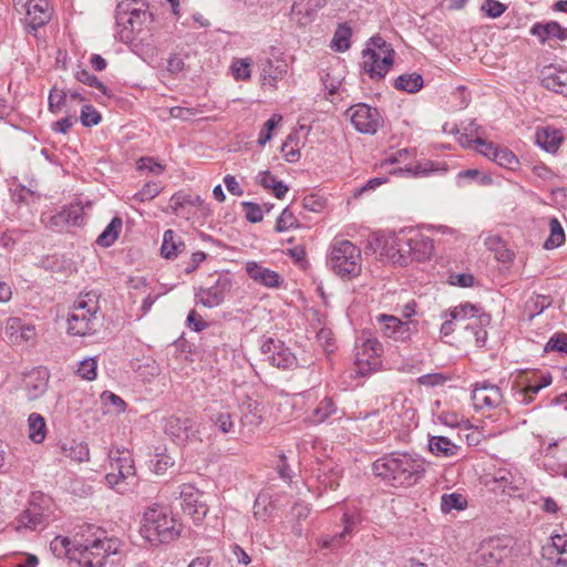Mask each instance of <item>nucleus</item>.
<instances>
[{
	"label": "nucleus",
	"instance_id": "6",
	"mask_svg": "<svg viewBox=\"0 0 567 567\" xmlns=\"http://www.w3.org/2000/svg\"><path fill=\"white\" fill-rule=\"evenodd\" d=\"M395 52L381 37H373L362 51V70L374 81L382 80L393 65Z\"/></svg>",
	"mask_w": 567,
	"mask_h": 567
},
{
	"label": "nucleus",
	"instance_id": "64",
	"mask_svg": "<svg viewBox=\"0 0 567 567\" xmlns=\"http://www.w3.org/2000/svg\"><path fill=\"white\" fill-rule=\"evenodd\" d=\"M546 349L567 353V334L558 333L555 337H551L547 342Z\"/></svg>",
	"mask_w": 567,
	"mask_h": 567
},
{
	"label": "nucleus",
	"instance_id": "4",
	"mask_svg": "<svg viewBox=\"0 0 567 567\" xmlns=\"http://www.w3.org/2000/svg\"><path fill=\"white\" fill-rule=\"evenodd\" d=\"M99 310V297L95 292L81 295L74 301L68 318V331L81 337L94 333L100 323Z\"/></svg>",
	"mask_w": 567,
	"mask_h": 567
},
{
	"label": "nucleus",
	"instance_id": "60",
	"mask_svg": "<svg viewBox=\"0 0 567 567\" xmlns=\"http://www.w3.org/2000/svg\"><path fill=\"white\" fill-rule=\"evenodd\" d=\"M241 206L245 212V217L250 223H259L264 218L262 208L252 202H244L241 203Z\"/></svg>",
	"mask_w": 567,
	"mask_h": 567
},
{
	"label": "nucleus",
	"instance_id": "16",
	"mask_svg": "<svg viewBox=\"0 0 567 567\" xmlns=\"http://www.w3.org/2000/svg\"><path fill=\"white\" fill-rule=\"evenodd\" d=\"M542 557L545 567H567V535H555L543 546Z\"/></svg>",
	"mask_w": 567,
	"mask_h": 567
},
{
	"label": "nucleus",
	"instance_id": "24",
	"mask_svg": "<svg viewBox=\"0 0 567 567\" xmlns=\"http://www.w3.org/2000/svg\"><path fill=\"white\" fill-rule=\"evenodd\" d=\"M530 33L537 37L540 43H545L548 39H557L560 41L567 39V29L563 28L556 21L546 23L537 22L530 28Z\"/></svg>",
	"mask_w": 567,
	"mask_h": 567
},
{
	"label": "nucleus",
	"instance_id": "47",
	"mask_svg": "<svg viewBox=\"0 0 567 567\" xmlns=\"http://www.w3.org/2000/svg\"><path fill=\"white\" fill-rule=\"evenodd\" d=\"M182 243L176 239V235L172 229H167L163 236L161 254L164 258L171 259L177 256Z\"/></svg>",
	"mask_w": 567,
	"mask_h": 567
},
{
	"label": "nucleus",
	"instance_id": "20",
	"mask_svg": "<svg viewBox=\"0 0 567 567\" xmlns=\"http://www.w3.org/2000/svg\"><path fill=\"white\" fill-rule=\"evenodd\" d=\"M476 312H478V309L475 306L466 303L455 307L449 315L444 313L442 316L444 321L441 326V334L444 337L450 336L454 331V324L473 319Z\"/></svg>",
	"mask_w": 567,
	"mask_h": 567
},
{
	"label": "nucleus",
	"instance_id": "21",
	"mask_svg": "<svg viewBox=\"0 0 567 567\" xmlns=\"http://www.w3.org/2000/svg\"><path fill=\"white\" fill-rule=\"evenodd\" d=\"M27 21L32 29L44 25L51 19V8L48 0H29L27 6Z\"/></svg>",
	"mask_w": 567,
	"mask_h": 567
},
{
	"label": "nucleus",
	"instance_id": "2",
	"mask_svg": "<svg viewBox=\"0 0 567 567\" xmlns=\"http://www.w3.org/2000/svg\"><path fill=\"white\" fill-rule=\"evenodd\" d=\"M372 467L377 476L395 487L415 485L425 472L423 460L406 453L384 455Z\"/></svg>",
	"mask_w": 567,
	"mask_h": 567
},
{
	"label": "nucleus",
	"instance_id": "26",
	"mask_svg": "<svg viewBox=\"0 0 567 567\" xmlns=\"http://www.w3.org/2000/svg\"><path fill=\"white\" fill-rule=\"evenodd\" d=\"M44 515L33 502L24 509L17 519V529L27 528L35 530L44 526Z\"/></svg>",
	"mask_w": 567,
	"mask_h": 567
},
{
	"label": "nucleus",
	"instance_id": "11",
	"mask_svg": "<svg viewBox=\"0 0 567 567\" xmlns=\"http://www.w3.org/2000/svg\"><path fill=\"white\" fill-rule=\"evenodd\" d=\"M233 286L231 279L227 275L218 276L215 282L207 288H199L195 293L196 305L206 308H215L221 305L226 295Z\"/></svg>",
	"mask_w": 567,
	"mask_h": 567
},
{
	"label": "nucleus",
	"instance_id": "63",
	"mask_svg": "<svg viewBox=\"0 0 567 567\" xmlns=\"http://www.w3.org/2000/svg\"><path fill=\"white\" fill-rule=\"evenodd\" d=\"M475 147L478 150L481 154L494 161V154L497 153L499 146L494 145L491 142H486L481 136L474 138Z\"/></svg>",
	"mask_w": 567,
	"mask_h": 567
},
{
	"label": "nucleus",
	"instance_id": "27",
	"mask_svg": "<svg viewBox=\"0 0 567 567\" xmlns=\"http://www.w3.org/2000/svg\"><path fill=\"white\" fill-rule=\"evenodd\" d=\"M260 71L264 81L268 80L269 84L275 86V83L287 73V64L280 60L265 58L260 60Z\"/></svg>",
	"mask_w": 567,
	"mask_h": 567
},
{
	"label": "nucleus",
	"instance_id": "48",
	"mask_svg": "<svg viewBox=\"0 0 567 567\" xmlns=\"http://www.w3.org/2000/svg\"><path fill=\"white\" fill-rule=\"evenodd\" d=\"M336 412V405L332 399L324 398L312 412V421L315 423L324 422L331 414Z\"/></svg>",
	"mask_w": 567,
	"mask_h": 567
},
{
	"label": "nucleus",
	"instance_id": "13",
	"mask_svg": "<svg viewBox=\"0 0 567 567\" xmlns=\"http://www.w3.org/2000/svg\"><path fill=\"white\" fill-rule=\"evenodd\" d=\"M179 495L183 512L190 516L195 523L202 522L208 512L204 494L192 485H183Z\"/></svg>",
	"mask_w": 567,
	"mask_h": 567
},
{
	"label": "nucleus",
	"instance_id": "49",
	"mask_svg": "<svg viewBox=\"0 0 567 567\" xmlns=\"http://www.w3.org/2000/svg\"><path fill=\"white\" fill-rule=\"evenodd\" d=\"M75 78L79 82L95 87L101 91L104 95L111 96L109 89L101 82L95 75L91 74L86 70H80L75 73Z\"/></svg>",
	"mask_w": 567,
	"mask_h": 567
},
{
	"label": "nucleus",
	"instance_id": "45",
	"mask_svg": "<svg viewBox=\"0 0 567 567\" xmlns=\"http://www.w3.org/2000/svg\"><path fill=\"white\" fill-rule=\"evenodd\" d=\"M467 506L466 498L458 493L443 494L441 497V511L450 513L453 509L462 511Z\"/></svg>",
	"mask_w": 567,
	"mask_h": 567
},
{
	"label": "nucleus",
	"instance_id": "56",
	"mask_svg": "<svg viewBox=\"0 0 567 567\" xmlns=\"http://www.w3.org/2000/svg\"><path fill=\"white\" fill-rule=\"evenodd\" d=\"M152 464L153 471L156 474H164L174 465V458L166 453H156L155 458L152 460Z\"/></svg>",
	"mask_w": 567,
	"mask_h": 567
},
{
	"label": "nucleus",
	"instance_id": "3",
	"mask_svg": "<svg viewBox=\"0 0 567 567\" xmlns=\"http://www.w3.org/2000/svg\"><path fill=\"white\" fill-rule=\"evenodd\" d=\"M182 530L183 525L168 507L153 504L144 511L140 533L150 545L169 544L181 536Z\"/></svg>",
	"mask_w": 567,
	"mask_h": 567
},
{
	"label": "nucleus",
	"instance_id": "50",
	"mask_svg": "<svg viewBox=\"0 0 567 567\" xmlns=\"http://www.w3.org/2000/svg\"><path fill=\"white\" fill-rule=\"evenodd\" d=\"M293 227H298V219L290 208L286 207L277 218L276 231L284 233Z\"/></svg>",
	"mask_w": 567,
	"mask_h": 567
},
{
	"label": "nucleus",
	"instance_id": "46",
	"mask_svg": "<svg viewBox=\"0 0 567 567\" xmlns=\"http://www.w3.org/2000/svg\"><path fill=\"white\" fill-rule=\"evenodd\" d=\"M50 548L52 553L56 557L66 556L70 560H72L73 550L75 546L73 545V539L68 537L56 536L50 544Z\"/></svg>",
	"mask_w": 567,
	"mask_h": 567
},
{
	"label": "nucleus",
	"instance_id": "23",
	"mask_svg": "<svg viewBox=\"0 0 567 567\" xmlns=\"http://www.w3.org/2000/svg\"><path fill=\"white\" fill-rule=\"evenodd\" d=\"M111 467L127 478L135 476V465L127 450L111 449L109 451Z\"/></svg>",
	"mask_w": 567,
	"mask_h": 567
},
{
	"label": "nucleus",
	"instance_id": "10",
	"mask_svg": "<svg viewBox=\"0 0 567 567\" xmlns=\"http://www.w3.org/2000/svg\"><path fill=\"white\" fill-rule=\"evenodd\" d=\"M261 352L267 361L278 369L289 370L298 367L297 357L279 340L266 339L261 344Z\"/></svg>",
	"mask_w": 567,
	"mask_h": 567
},
{
	"label": "nucleus",
	"instance_id": "28",
	"mask_svg": "<svg viewBox=\"0 0 567 567\" xmlns=\"http://www.w3.org/2000/svg\"><path fill=\"white\" fill-rule=\"evenodd\" d=\"M403 240H405V235L390 237L385 240L383 246L384 255L393 264H399L401 266L406 265V252H403L406 247L403 246Z\"/></svg>",
	"mask_w": 567,
	"mask_h": 567
},
{
	"label": "nucleus",
	"instance_id": "35",
	"mask_svg": "<svg viewBox=\"0 0 567 567\" xmlns=\"http://www.w3.org/2000/svg\"><path fill=\"white\" fill-rule=\"evenodd\" d=\"M423 78L419 73H405L399 75L394 81V87L408 93H416L423 87Z\"/></svg>",
	"mask_w": 567,
	"mask_h": 567
},
{
	"label": "nucleus",
	"instance_id": "53",
	"mask_svg": "<svg viewBox=\"0 0 567 567\" xmlns=\"http://www.w3.org/2000/svg\"><path fill=\"white\" fill-rule=\"evenodd\" d=\"M494 162L507 168H514L518 164L517 157L506 147H498L497 153L494 154Z\"/></svg>",
	"mask_w": 567,
	"mask_h": 567
},
{
	"label": "nucleus",
	"instance_id": "33",
	"mask_svg": "<svg viewBox=\"0 0 567 567\" xmlns=\"http://www.w3.org/2000/svg\"><path fill=\"white\" fill-rule=\"evenodd\" d=\"M468 320L470 321L466 324H464L463 328L473 333L474 340L477 346H484L487 339V331L483 328V326L489 322V316L483 313L480 317H477L476 313L473 319Z\"/></svg>",
	"mask_w": 567,
	"mask_h": 567
},
{
	"label": "nucleus",
	"instance_id": "54",
	"mask_svg": "<svg viewBox=\"0 0 567 567\" xmlns=\"http://www.w3.org/2000/svg\"><path fill=\"white\" fill-rule=\"evenodd\" d=\"M80 120L84 126L90 127L97 125L102 116L92 105H84L81 110Z\"/></svg>",
	"mask_w": 567,
	"mask_h": 567
},
{
	"label": "nucleus",
	"instance_id": "30",
	"mask_svg": "<svg viewBox=\"0 0 567 567\" xmlns=\"http://www.w3.org/2000/svg\"><path fill=\"white\" fill-rule=\"evenodd\" d=\"M561 142V132L554 127H544L536 133V143L547 152H556Z\"/></svg>",
	"mask_w": 567,
	"mask_h": 567
},
{
	"label": "nucleus",
	"instance_id": "40",
	"mask_svg": "<svg viewBox=\"0 0 567 567\" xmlns=\"http://www.w3.org/2000/svg\"><path fill=\"white\" fill-rule=\"evenodd\" d=\"M29 439L35 443H42L47 435L45 420L39 413H31L28 417Z\"/></svg>",
	"mask_w": 567,
	"mask_h": 567
},
{
	"label": "nucleus",
	"instance_id": "19",
	"mask_svg": "<svg viewBox=\"0 0 567 567\" xmlns=\"http://www.w3.org/2000/svg\"><path fill=\"white\" fill-rule=\"evenodd\" d=\"M49 372L38 368L29 372L23 380L28 400L34 401L41 398L48 390Z\"/></svg>",
	"mask_w": 567,
	"mask_h": 567
},
{
	"label": "nucleus",
	"instance_id": "52",
	"mask_svg": "<svg viewBox=\"0 0 567 567\" xmlns=\"http://www.w3.org/2000/svg\"><path fill=\"white\" fill-rule=\"evenodd\" d=\"M231 72L236 80L247 81L251 78L250 60L237 59L231 64Z\"/></svg>",
	"mask_w": 567,
	"mask_h": 567
},
{
	"label": "nucleus",
	"instance_id": "5",
	"mask_svg": "<svg viewBox=\"0 0 567 567\" xmlns=\"http://www.w3.org/2000/svg\"><path fill=\"white\" fill-rule=\"evenodd\" d=\"M361 249L347 239H334L330 246L328 264L332 271L343 279L361 274Z\"/></svg>",
	"mask_w": 567,
	"mask_h": 567
},
{
	"label": "nucleus",
	"instance_id": "57",
	"mask_svg": "<svg viewBox=\"0 0 567 567\" xmlns=\"http://www.w3.org/2000/svg\"><path fill=\"white\" fill-rule=\"evenodd\" d=\"M96 368L97 363L95 359H85L80 363L78 374L84 380L92 381L96 378Z\"/></svg>",
	"mask_w": 567,
	"mask_h": 567
},
{
	"label": "nucleus",
	"instance_id": "12",
	"mask_svg": "<svg viewBox=\"0 0 567 567\" xmlns=\"http://www.w3.org/2000/svg\"><path fill=\"white\" fill-rule=\"evenodd\" d=\"M208 421L216 431L221 434L235 432L236 413L233 408L224 401H214L205 409Z\"/></svg>",
	"mask_w": 567,
	"mask_h": 567
},
{
	"label": "nucleus",
	"instance_id": "31",
	"mask_svg": "<svg viewBox=\"0 0 567 567\" xmlns=\"http://www.w3.org/2000/svg\"><path fill=\"white\" fill-rule=\"evenodd\" d=\"M429 449L435 456L452 457L457 455L461 447L454 444L450 439L439 435L430 437Z\"/></svg>",
	"mask_w": 567,
	"mask_h": 567
},
{
	"label": "nucleus",
	"instance_id": "51",
	"mask_svg": "<svg viewBox=\"0 0 567 567\" xmlns=\"http://www.w3.org/2000/svg\"><path fill=\"white\" fill-rule=\"evenodd\" d=\"M68 101V93L63 90L56 89L55 86L51 89L49 94V110L52 113H58L65 105Z\"/></svg>",
	"mask_w": 567,
	"mask_h": 567
},
{
	"label": "nucleus",
	"instance_id": "59",
	"mask_svg": "<svg viewBox=\"0 0 567 567\" xmlns=\"http://www.w3.org/2000/svg\"><path fill=\"white\" fill-rule=\"evenodd\" d=\"M481 10L489 18H498L501 17L505 10L506 6L497 0H484L481 6Z\"/></svg>",
	"mask_w": 567,
	"mask_h": 567
},
{
	"label": "nucleus",
	"instance_id": "43",
	"mask_svg": "<svg viewBox=\"0 0 567 567\" xmlns=\"http://www.w3.org/2000/svg\"><path fill=\"white\" fill-rule=\"evenodd\" d=\"M565 241L564 229L557 218L549 220V237L546 239L544 247L546 249H554L561 246Z\"/></svg>",
	"mask_w": 567,
	"mask_h": 567
},
{
	"label": "nucleus",
	"instance_id": "55",
	"mask_svg": "<svg viewBox=\"0 0 567 567\" xmlns=\"http://www.w3.org/2000/svg\"><path fill=\"white\" fill-rule=\"evenodd\" d=\"M282 120L281 115L274 114L261 128L259 136H258V143L260 145H265L267 142L271 140V132L277 126V124Z\"/></svg>",
	"mask_w": 567,
	"mask_h": 567
},
{
	"label": "nucleus",
	"instance_id": "15",
	"mask_svg": "<svg viewBox=\"0 0 567 567\" xmlns=\"http://www.w3.org/2000/svg\"><path fill=\"white\" fill-rule=\"evenodd\" d=\"M164 430L177 444H184L197 439L198 425L188 417L171 416L166 419Z\"/></svg>",
	"mask_w": 567,
	"mask_h": 567
},
{
	"label": "nucleus",
	"instance_id": "17",
	"mask_svg": "<svg viewBox=\"0 0 567 567\" xmlns=\"http://www.w3.org/2000/svg\"><path fill=\"white\" fill-rule=\"evenodd\" d=\"M472 400L476 410L495 409L503 403V394L497 385L484 381L475 384Z\"/></svg>",
	"mask_w": 567,
	"mask_h": 567
},
{
	"label": "nucleus",
	"instance_id": "7",
	"mask_svg": "<svg viewBox=\"0 0 567 567\" xmlns=\"http://www.w3.org/2000/svg\"><path fill=\"white\" fill-rule=\"evenodd\" d=\"M152 17L143 0H123L116 7L117 23L125 30L130 29L132 33H140Z\"/></svg>",
	"mask_w": 567,
	"mask_h": 567
},
{
	"label": "nucleus",
	"instance_id": "18",
	"mask_svg": "<svg viewBox=\"0 0 567 567\" xmlns=\"http://www.w3.org/2000/svg\"><path fill=\"white\" fill-rule=\"evenodd\" d=\"M83 223V208L79 205H71L51 216L49 219V227L54 230H62L69 226H81Z\"/></svg>",
	"mask_w": 567,
	"mask_h": 567
},
{
	"label": "nucleus",
	"instance_id": "42",
	"mask_svg": "<svg viewBox=\"0 0 567 567\" xmlns=\"http://www.w3.org/2000/svg\"><path fill=\"white\" fill-rule=\"evenodd\" d=\"M341 475L342 470L339 466L328 467L326 465L320 470L318 481L324 488L336 489L339 486Z\"/></svg>",
	"mask_w": 567,
	"mask_h": 567
},
{
	"label": "nucleus",
	"instance_id": "36",
	"mask_svg": "<svg viewBox=\"0 0 567 567\" xmlns=\"http://www.w3.org/2000/svg\"><path fill=\"white\" fill-rule=\"evenodd\" d=\"M485 247L495 252V258L501 262H508L513 258V254L506 248L505 243L498 235H488L484 239Z\"/></svg>",
	"mask_w": 567,
	"mask_h": 567
},
{
	"label": "nucleus",
	"instance_id": "61",
	"mask_svg": "<svg viewBox=\"0 0 567 567\" xmlns=\"http://www.w3.org/2000/svg\"><path fill=\"white\" fill-rule=\"evenodd\" d=\"M162 186L155 182H148L144 187L135 195L136 199L141 202L151 200L155 198L162 190Z\"/></svg>",
	"mask_w": 567,
	"mask_h": 567
},
{
	"label": "nucleus",
	"instance_id": "32",
	"mask_svg": "<svg viewBox=\"0 0 567 567\" xmlns=\"http://www.w3.org/2000/svg\"><path fill=\"white\" fill-rule=\"evenodd\" d=\"M342 522H343V530L330 538L323 539L322 547L329 548V549H337V548L341 547L346 537L351 534L353 527L357 525L358 517L346 513L342 517Z\"/></svg>",
	"mask_w": 567,
	"mask_h": 567
},
{
	"label": "nucleus",
	"instance_id": "44",
	"mask_svg": "<svg viewBox=\"0 0 567 567\" xmlns=\"http://www.w3.org/2000/svg\"><path fill=\"white\" fill-rule=\"evenodd\" d=\"M351 35V28L344 24H340L333 34L331 48L337 52L347 51L350 48Z\"/></svg>",
	"mask_w": 567,
	"mask_h": 567
},
{
	"label": "nucleus",
	"instance_id": "38",
	"mask_svg": "<svg viewBox=\"0 0 567 567\" xmlns=\"http://www.w3.org/2000/svg\"><path fill=\"white\" fill-rule=\"evenodd\" d=\"M546 89L567 96V70H556L543 79Z\"/></svg>",
	"mask_w": 567,
	"mask_h": 567
},
{
	"label": "nucleus",
	"instance_id": "14",
	"mask_svg": "<svg viewBox=\"0 0 567 567\" xmlns=\"http://www.w3.org/2000/svg\"><path fill=\"white\" fill-rule=\"evenodd\" d=\"M403 246L406 247L403 252H406V264L409 260L424 261L430 259L433 254V240L415 230H410L405 234Z\"/></svg>",
	"mask_w": 567,
	"mask_h": 567
},
{
	"label": "nucleus",
	"instance_id": "34",
	"mask_svg": "<svg viewBox=\"0 0 567 567\" xmlns=\"http://www.w3.org/2000/svg\"><path fill=\"white\" fill-rule=\"evenodd\" d=\"M123 227V220L121 217L115 216L112 218L110 224L105 227L102 234L97 237L96 244L101 247H111L116 239Z\"/></svg>",
	"mask_w": 567,
	"mask_h": 567
},
{
	"label": "nucleus",
	"instance_id": "41",
	"mask_svg": "<svg viewBox=\"0 0 567 567\" xmlns=\"http://www.w3.org/2000/svg\"><path fill=\"white\" fill-rule=\"evenodd\" d=\"M551 383L550 374H543L538 382H529L524 389L518 392L519 400L524 404H528L534 400V395L537 394L542 389L548 386Z\"/></svg>",
	"mask_w": 567,
	"mask_h": 567
},
{
	"label": "nucleus",
	"instance_id": "25",
	"mask_svg": "<svg viewBox=\"0 0 567 567\" xmlns=\"http://www.w3.org/2000/svg\"><path fill=\"white\" fill-rule=\"evenodd\" d=\"M507 556V549L498 545H483L477 551L475 561L486 567H495Z\"/></svg>",
	"mask_w": 567,
	"mask_h": 567
},
{
	"label": "nucleus",
	"instance_id": "62",
	"mask_svg": "<svg viewBox=\"0 0 567 567\" xmlns=\"http://www.w3.org/2000/svg\"><path fill=\"white\" fill-rule=\"evenodd\" d=\"M383 347L381 342L374 338L367 339L362 344V354L370 358H378L381 355Z\"/></svg>",
	"mask_w": 567,
	"mask_h": 567
},
{
	"label": "nucleus",
	"instance_id": "8",
	"mask_svg": "<svg viewBox=\"0 0 567 567\" xmlns=\"http://www.w3.org/2000/svg\"><path fill=\"white\" fill-rule=\"evenodd\" d=\"M347 114L355 130L364 134H375L383 122L380 112L364 103L349 107Z\"/></svg>",
	"mask_w": 567,
	"mask_h": 567
},
{
	"label": "nucleus",
	"instance_id": "58",
	"mask_svg": "<svg viewBox=\"0 0 567 567\" xmlns=\"http://www.w3.org/2000/svg\"><path fill=\"white\" fill-rule=\"evenodd\" d=\"M137 169L141 172H148L154 175H161L165 167L153 157H142L137 162Z\"/></svg>",
	"mask_w": 567,
	"mask_h": 567
},
{
	"label": "nucleus",
	"instance_id": "39",
	"mask_svg": "<svg viewBox=\"0 0 567 567\" xmlns=\"http://www.w3.org/2000/svg\"><path fill=\"white\" fill-rule=\"evenodd\" d=\"M205 202L198 195H192L186 193H176L169 199V207L178 215L181 210L186 206L203 207Z\"/></svg>",
	"mask_w": 567,
	"mask_h": 567
},
{
	"label": "nucleus",
	"instance_id": "1",
	"mask_svg": "<svg viewBox=\"0 0 567 567\" xmlns=\"http://www.w3.org/2000/svg\"><path fill=\"white\" fill-rule=\"evenodd\" d=\"M73 545L75 549L72 551V560L83 567H102L107 557L117 554L120 540L105 536L95 526L87 525L74 535Z\"/></svg>",
	"mask_w": 567,
	"mask_h": 567
},
{
	"label": "nucleus",
	"instance_id": "9",
	"mask_svg": "<svg viewBox=\"0 0 567 567\" xmlns=\"http://www.w3.org/2000/svg\"><path fill=\"white\" fill-rule=\"evenodd\" d=\"M382 334L396 342H406L416 330L415 321H402L398 317L381 313L375 317Z\"/></svg>",
	"mask_w": 567,
	"mask_h": 567
},
{
	"label": "nucleus",
	"instance_id": "29",
	"mask_svg": "<svg viewBox=\"0 0 567 567\" xmlns=\"http://www.w3.org/2000/svg\"><path fill=\"white\" fill-rule=\"evenodd\" d=\"M60 452L64 457L75 462H87L90 460V450L86 443L74 440L65 441L60 444Z\"/></svg>",
	"mask_w": 567,
	"mask_h": 567
},
{
	"label": "nucleus",
	"instance_id": "22",
	"mask_svg": "<svg viewBox=\"0 0 567 567\" xmlns=\"http://www.w3.org/2000/svg\"><path fill=\"white\" fill-rule=\"evenodd\" d=\"M245 269L252 280L264 285L265 287L276 288L281 284V277L278 272L266 268L256 261H248Z\"/></svg>",
	"mask_w": 567,
	"mask_h": 567
},
{
	"label": "nucleus",
	"instance_id": "37",
	"mask_svg": "<svg viewBox=\"0 0 567 567\" xmlns=\"http://www.w3.org/2000/svg\"><path fill=\"white\" fill-rule=\"evenodd\" d=\"M240 422L244 426H257L261 423L262 415L259 403L256 401L247 400L241 404Z\"/></svg>",
	"mask_w": 567,
	"mask_h": 567
}]
</instances>
